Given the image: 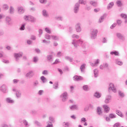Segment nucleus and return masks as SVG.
Wrapping results in <instances>:
<instances>
[{
  "label": "nucleus",
  "instance_id": "obj_1",
  "mask_svg": "<svg viewBox=\"0 0 127 127\" xmlns=\"http://www.w3.org/2000/svg\"><path fill=\"white\" fill-rule=\"evenodd\" d=\"M98 35V30L93 29L90 34V37L91 39H96L97 38V35Z\"/></svg>",
  "mask_w": 127,
  "mask_h": 127
},
{
  "label": "nucleus",
  "instance_id": "obj_2",
  "mask_svg": "<svg viewBox=\"0 0 127 127\" xmlns=\"http://www.w3.org/2000/svg\"><path fill=\"white\" fill-rule=\"evenodd\" d=\"M81 25L80 23H77L75 25V29L76 32H81L82 31Z\"/></svg>",
  "mask_w": 127,
  "mask_h": 127
},
{
  "label": "nucleus",
  "instance_id": "obj_3",
  "mask_svg": "<svg viewBox=\"0 0 127 127\" xmlns=\"http://www.w3.org/2000/svg\"><path fill=\"white\" fill-rule=\"evenodd\" d=\"M23 53L22 52H20L19 53L14 54V57L15 58L16 61H18L20 57H22Z\"/></svg>",
  "mask_w": 127,
  "mask_h": 127
},
{
  "label": "nucleus",
  "instance_id": "obj_4",
  "mask_svg": "<svg viewBox=\"0 0 127 127\" xmlns=\"http://www.w3.org/2000/svg\"><path fill=\"white\" fill-rule=\"evenodd\" d=\"M110 87H109L108 91L111 92V90H112V92L116 93L117 92V89L115 88V85L113 83H111L109 85Z\"/></svg>",
  "mask_w": 127,
  "mask_h": 127
},
{
  "label": "nucleus",
  "instance_id": "obj_5",
  "mask_svg": "<svg viewBox=\"0 0 127 127\" xmlns=\"http://www.w3.org/2000/svg\"><path fill=\"white\" fill-rule=\"evenodd\" d=\"M116 36L117 38H118L119 39H120L123 41H125L126 40V38L121 33H116Z\"/></svg>",
  "mask_w": 127,
  "mask_h": 127
},
{
  "label": "nucleus",
  "instance_id": "obj_6",
  "mask_svg": "<svg viewBox=\"0 0 127 127\" xmlns=\"http://www.w3.org/2000/svg\"><path fill=\"white\" fill-rule=\"evenodd\" d=\"M61 97L62 98L63 102H65L66 100L68 99V94L67 92H64L61 95Z\"/></svg>",
  "mask_w": 127,
  "mask_h": 127
},
{
  "label": "nucleus",
  "instance_id": "obj_7",
  "mask_svg": "<svg viewBox=\"0 0 127 127\" xmlns=\"http://www.w3.org/2000/svg\"><path fill=\"white\" fill-rule=\"evenodd\" d=\"M80 7V4L79 3H76L74 5L73 8V11L74 13H78L79 11V8Z\"/></svg>",
  "mask_w": 127,
  "mask_h": 127
},
{
  "label": "nucleus",
  "instance_id": "obj_8",
  "mask_svg": "<svg viewBox=\"0 0 127 127\" xmlns=\"http://www.w3.org/2000/svg\"><path fill=\"white\" fill-rule=\"evenodd\" d=\"M25 76L26 77H27V78H32V77L34 76V71L30 70L26 74Z\"/></svg>",
  "mask_w": 127,
  "mask_h": 127
},
{
  "label": "nucleus",
  "instance_id": "obj_9",
  "mask_svg": "<svg viewBox=\"0 0 127 127\" xmlns=\"http://www.w3.org/2000/svg\"><path fill=\"white\" fill-rule=\"evenodd\" d=\"M73 80L74 81H83L84 78L81 76L75 75L73 76Z\"/></svg>",
  "mask_w": 127,
  "mask_h": 127
},
{
  "label": "nucleus",
  "instance_id": "obj_10",
  "mask_svg": "<svg viewBox=\"0 0 127 127\" xmlns=\"http://www.w3.org/2000/svg\"><path fill=\"white\" fill-rule=\"evenodd\" d=\"M72 44L73 45L75 48H77L79 46V40H77L76 39L72 40Z\"/></svg>",
  "mask_w": 127,
  "mask_h": 127
},
{
  "label": "nucleus",
  "instance_id": "obj_11",
  "mask_svg": "<svg viewBox=\"0 0 127 127\" xmlns=\"http://www.w3.org/2000/svg\"><path fill=\"white\" fill-rule=\"evenodd\" d=\"M47 61L48 62H50L51 63H52V62H53V55H48L47 56Z\"/></svg>",
  "mask_w": 127,
  "mask_h": 127
},
{
  "label": "nucleus",
  "instance_id": "obj_12",
  "mask_svg": "<svg viewBox=\"0 0 127 127\" xmlns=\"http://www.w3.org/2000/svg\"><path fill=\"white\" fill-rule=\"evenodd\" d=\"M103 108L104 110V112L107 113H109V112H110V110H111V109L107 105H103Z\"/></svg>",
  "mask_w": 127,
  "mask_h": 127
},
{
  "label": "nucleus",
  "instance_id": "obj_13",
  "mask_svg": "<svg viewBox=\"0 0 127 127\" xmlns=\"http://www.w3.org/2000/svg\"><path fill=\"white\" fill-rule=\"evenodd\" d=\"M111 98L112 96L111 95H107L104 101L105 104H109V103L111 102L110 101Z\"/></svg>",
  "mask_w": 127,
  "mask_h": 127
},
{
  "label": "nucleus",
  "instance_id": "obj_14",
  "mask_svg": "<svg viewBox=\"0 0 127 127\" xmlns=\"http://www.w3.org/2000/svg\"><path fill=\"white\" fill-rule=\"evenodd\" d=\"M0 91L2 92L4 94L6 93V86L5 85H2L0 88Z\"/></svg>",
  "mask_w": 127,
  "mask_h": 127
},
{
  "label": "nucleus",
  "instance_id": "obj_15",
  "mask_svg": "<svg viewBox=\"0 0 127 127\" xmlns=\"http://www.w3.org/2000/svg\"><path fill=\"white\" fill-rule=\"evenodd\" d=\"M115 62L117 65H119V66H122L124 63L123 62L121 61V60L120 59H116L115 60Z\"/></svg>",
  "mask_w": 127,
  "mask_h": 127
},
{
  "label": "nucleus",
  "instance_id": "obj_16",
  "mask_svg": "<svg viewBox=\"0 0 127 127\" xmlns=\"http://www.w3.org/2000/svg\"><path fill=\"white\" fill-rule=\"evenodd\" d=\"M42 13L44 17H48L49 16V14H48V12L46 9L43 10Z\"/></svg>",
  "mask_w": 127,
  "mask_h": 127
},
{
  "label": "nucleus",
  "instance_id": "obj_17",
  "mask_svg": "<svg viewBox=\"0 0 127 127\" xmlns=\"http://www.w3.org/2000/svg\"><path fill=\"white\" fill-rule=\"evenodd\" d=\"M6 23L7 25H11V19L9 17H6Z\"/></svg>",
  "mask_w": 127,
  "mask_h": 127
},
{
  "label": "nucleus",
  "instance_id": "obj_18",
  "mask_svg": "<svg viewBox=\"0 0 127 127\" xmlns=\"http://www.w3.org/2000/svg\"><path fill=\"white\" fill-rule=\"evenodd\" d=\"M108 67H109V64L108 63L103 64V65H101L100 66V68L101 69V70H103L104 68H108Z\"/></svg>",
  "mask_w": 127,
  "mask_h": 127
},
{
  "label": "nucleus",
  "instance_id": "obj_19",
  "mask_svg": "<svg viewBox=\"0 0 127 127\" xmlns=\"http://www.w3.org/2000/svg\"><path fill=\"white\" fill-rule=\"evenodd\" d=\"M89 3L94 7H97L98 6V3L95 1L91 0L90 1Z\"/></svg>",
  "mask_w": 127,
  "mask_h": 127
},
{
  "label": "nucleus",
  "instance_id": "obj_20",
  "mask_svg": "<svg viewBox=\"0 0 127 127\" xmlns=\"http://www.w3.org/2000/svg\"><path fill=\"white\" fill-rule=\"evenodd\" d=\"M70 109L72 111H74L75 110L77 111V110H79V107H78V106L76 105H73L70 107Z\"/></svg>",
  "mask_w": 127,
  "mask_h": 127
},
{
  "label": "nucleus",
  "instance_id": "obj_21",
  "mask_svg": "<svg viewBox=\"0 0 127 127\" xmlns=\"http://www.w3.org/2000/svg\"><path fill=\"white\" fill-rule=\"evenodd\" d=\"M18 11L20 14H21L24 12V9H23V7H18Z\"/></svg>",
  "mask_w": 127,
  "mask_h": 127
},
{
  "label": "nucleus",
  "instance_id": "obj_22",
  "mask_svg": "<svg viewBox=\"0 0 127 127\" xmlns=\"http://www.w3.org/2000/svg\"><path fill=\"white\" fill-rule=\"evenodd\" d=\"M85 64H83L80 66V69L82 73H84V72H85V69L86 68V66H85Z\"/></svg>",
  "mask_w": 127,
  "mask_h": 127
},
{
  "label": "nucleus",
  "instance_id": "obj_23",
  "mask_svg": "<svg viewBox=\"0 0 127 127\" xmlns=\"http://www.w3.org/2000/svg\"><path fill=\"white\" fill-rule=\"evenodd\" d=\"M16 96L17 98H21V91L20 90H17L16 91Z\"/></svg>",
  "mask_w": 127,
  "mask_h": 127
},
{
  "label": "nucleus",
  "instance_id": "obj_24",
  "mask_svg": "<svg viewBox=\"0 0 127 127\" xmlns=\"http://www.w3.org/2000/svg\"><path fill=\"white\" fill-rule=\"evenodd\" d=\"M99 63H100V60L99 59H97L96 60L94 64H91L90 65L92 67H94V66H98V64H99Z\"/></svg>",
  "mask_w": 127,
  "mask_h": 127
},
{
  "label": "nucleus",
  "instance_id": "obj_25",
  "mask_svg": "<svg viewBox=\"0 0 127 127\" xmlns=\"http://www.w3.org/2000/svg\"><path fill=\"white\" fill-rule=\"evenodd\" d=\"M6 101L7 103H8V104H13V103H14V101L10 98H7L6 99Z\"/></svg>",
  "mask_w": 127,
  "mask_h": 127
},
{
  "label": "nucleus",
  "instance_id": "obj_26",
  "mask_svg": "<svg viewBox=\"0 0 127 127\" xmlns=\"http://www.w3.org/2000/svg\"><path fill=\"white\" fill-rule=\"evenodd\" d=\"M111 55H115V56H119V55L120 53L119 52L115 51H112L110 52Z\"/></svg>",
  "mask_w": 127,
  "mask_h": 127
},
{
  "label": "nucleus",
  "instance_id": "obj_27",
  "mask_svg": "<svg viewBox=\"0 0 127 127\" xmlns=\"http://www.w3.org/2000/svg\"><path fill=\"white\" fill-rule=\"evenodd\" d=\"M94 77L95 78H97L99 75V70L98 69H95L94 70Z\"/></svg>",
  "mask_w": 127,
  "mask_h": 127
},
{
  "label": "nucleus",
  "instance_id": "obj_28",
  "mask_svg": "<svg viewBox=\"0 0 127 127\" xmlns=\"http://www.w3.org/2000/svg\"><path fill=\"white\" fill-rule=\"evenodd\" d=\"M94 96L97 99H100V97H101V95L100 94V93L96 92L95 93Z\"/></svg>",
  "mask_w": 127,
  "mask_h": 127
},
{
  "label": "nucleus",
  "instance_id": "obj_29",
  "mask_svg": "<svg viewBox=\"0 0 127 127\" xmlns=\"http://www.w3.org/2000/svg\"><path fill=\"white\" fill-rule=\"evenodd\" d=\"M116 4L119 7H121V6H123V3H122V1H121L120 0H118L116 1Z\"/></svg>",
  "mask_w": 127,
  "mask_h": 127
},
{
  "label": "nucleus",
  "instance_id": "obj_30",
  "mask_svg": "<svg viewBox=\"0 0 127 127\" xmlns=\"http://www.w3.org/2000/svg\"><path fill=\"white\" fill-rule=\"evenodd\" d=\"M82 88L84 91H85V92H88V91H89L90 89L89 88V86L87 85H84Z\"/></svg>",
  "mask_w": 127,
  "mask_h": 127
},
{
  "label": "nucleus",
  "instance_id": "obj_31",
  "mask_svg": "<svg viewBox=\"0 0 127 127\" xmlns=\"http://www.w3.org/2000/svg\"><path fill=\"white\" fill-rule=\"evenodd\" d=\"M9 13H10V14H13V13H14V8L12 6H10Z\"/></svg>",
  "mask_w": 127,
  "mask_h": 127
},
{
  "label": "nucleus",
  "instance_id": "obj_32",
  "mask_svg": "<svg viewBox=\"0 0 127 127\" xmlns=\"http://www.w3.org/2000/svg\"><path fill=\"white\" fill-rule=\"evenodd\" d=\"M40 79L44 83H46V82H47V78L45 77L44 76H42Z\"/></svg>",
  "mask_w": 127,
  "mask_h": 127
},
{
  "label": "nucleus",
  "instance_id": "obj_33",
  "mask_svg": "<svg viewBox=\"0 0 127 127\" xmlns=\"http://www.w3.org/2000/svg\"><path fill=\"white\" fill-rule=\"evenodd\" d=\"M30 19L31 22H36V18L32 16H30Z\"/></svg>",
  "mask_w": 127,
  "mask_h": 127
},
{
  "label": "nucleus",
  "instance_id": "obj_34",
  "mask_svg": "<svg viewBox=\"0 0 127 127\" xmlns=\"http://www.w3.org/2000/svg\"><path fill=\"white\" fill-rule=\"evenodd\" d=\"M116 113L117 115H118V116H119V117L123 118V113H122V112L119 110H116Z\"/></svg>",
  "mask_w": 127,
  "mask_h": 127
},
{
  "label": "nucleus",
  "instance_id": "obj_35",
  "mask_svg": "<svg viewBox=\"0 0 127 127\" xmlns=\"http://www.w3.org/2000/svg\"><path fill=\"white\" fill-rule=\"evenodd\" d=\"M23 123L24 124L25 127H29V125H28V122H27V121L23 120Z\"/></svg>",
  "mask_w": 127,
  "mask_h": 127
},
{
  "label": "nucleus",
  "instance_id": "obj_36",
  "mask_svg": "<svg viewBox=\"0 0 127 127\" xmlns=\"http://www.w3.org/2000/svg\"><path fill=\"white\" fill-rule=\"evenodd\" d=\"M97 113L99 116H101V114H102V109H101V108L97 107Z\"/></svg>",
  "mask_w": 127,
  "mask_h": 127
},
{
  "label": "nucleus",
  "instance_id": "obj_37",
  "mask_svg": "<svg viewBox=\"0 0 127 127\" xmlns=\"http://www.w3.org/2000/svg\"><path fill=\"white\" fill-rule=\"evenodd\" d=\"M104 19H105V15L101 16L99 20V23H102L103 21H104Z\"/></svg>",
  "mask_w": 127,
  "mask_h": 127
},
{
  "label": "nucleus",
  "instance_id": "obj_38",
  "mask_svg": "<svg viewBox=\"0 0 127 127\" xmlns=\"http://www.w3.org/2000/svg\"><path fill=\"white\" fill-rule=\"evenodd\" d=\"M64 58L66 60H68V61H69V62H72L73 61V58L70 57L65 56Z\"/></svg>",
  "mask_w": 127,
  "mask_h": 127
},
{
  "label": "nucleus",
  "instance_id": "obj_39",
  "mask_svg": "<svg viewBox=\"0 0 127 127\" xmlns=\"http://www.w3.org/2000/svg\"><path fill=\"white\" fill-rule=\"evenodd\" d=\"M35 125H36V126L37 127H42V124H41V123H40V122L37 121H35Z\"/></svg>",
  "mask_w": 127,
  "mask_h": 127
},
{
  "label": "nucleus",
  "instance_id": "obj_40",
  "mask_svg": "<svg viewBox=\"0 0 127 127\" xmlns=\"http://www.w3.org/2000/svg\"><path fill=\"white\" fill-rule=\"evenodd\" d=\"M8 5L7 4H4L3 5V9L4 10H7L8 9Z\"/></svg>",
  "mask_w": 127,
  "mask_h": 127
},
{
  "label": "nucleus",
  "instance_id": "obj_41",
  "mask_svg": "<svg viewBox=\"0 0 127 127\" xmlns=\"http://www.w3.org/2000/svg\"><path fill=\"white\" fill-rule=\"evenodd\" d=\"M45 38L48 39V40H50V39H51V36L48 34H46L45 36Z\"/></svg>",
  "mask_w": 127,
  "mask_h": 127
},
{
  "label": "nucleus",
  "instance_id": "obj_42",
  "mask_svg": "<svg viewBox=\"0 0 127 127\" xmlns=\"http://www.w3.org/2000/svg\"><path fill=\"white\" fill-rule=\"evenodd\" d=\"M71 37L72 38H75L76 39H79V38H80V36H79V35H76L75 34L72 35Z\"/></svg>",
  "mask_w": 127,
  "mask_h": 127
},
{
  "label": "nucleus",
  "instance_id": "obj_43",
  "mask_svg": "<svg viewBox=\"0 0 127 127\" xmlns=\"http://www.w3.org/2000/svg\"><path fill=\"white\" fill-rule=\"evenodd\" d=\"M113 6H114V2H111L108 5V7H107L108 9H110V8H112V7H113Z\"/></svg>",
  "mask_w": 127,
  "mask_h": 127
},
{
  "label": "nucleus",
  "instance_id": "obj_44",
  "mask_svg": "<svg viewBox=\"0 0 127 127\" xmlns=\"http://www.w3.org/2000/svg\"><path fill=\"white\" fill-rule=\"evenodd\" d=\"M78 3L80 4H86L87 3V1H84V0H79Z\"/></svg>",
  "mask_w": 127,
  "mask_h": 127
},
{
  "label": "nucleus",
  "instance_id": "obj_45",
  "mask_svg": "<svg viewBox=\"0 0 127 127\" xmlns=\"http://www.w3.org/2000/svg\"><path fill=\"white\" fill-rule=\"evenodd\" d=\"M52 39L53 40H59V37L57 36H51Z\"/></svg>",
  "mask_w": 127,
  "mask_h": 127
},
{
  "label": "nucleus",
  "instance_id": "obj_46",
  "mask_svg": "<svg viewBox=\"0 0 127 127\" xmlns=\"http://www.w3.org/2000/svg\"><path fill=\"white\" fill-rule=\"evenodd\" d=\"M109 117L110 118V119H116L117 117L114 114H110Z\"/></svg>",
  "mask_w": 127,
  "mask_h": 127
},
{
  "label": "nucleus",
  "instance_id": "obj_47",
  "mask_svg": "<svg viewBox=\"0 0 127 127\" xmlns=\"http://www.w3.org/2000/svg\"><path fill=\"white\" fill-rule=\"evenodd\" d=\"M56 19L62 21V20H63V17H62L61 16H58L56 17Z\"/></svg>",
  "mask_w": 127,
  "mask_h": 127
},
{
  "label": "nucleus",
  "instance_id": "obj_48",
  "mask_svg": "<svg viewBox=\"0 0 127 127\" xmlns=\"http://www.w3.org/2000/svg\"><path fill=\"white\" fill-rule=\"evenodd\" d=\"M58 82H56L53 85L54 89H57L58 88Z\"/></svg>",
  "mask_w": 127,
  "mask_h": 127
},
{
  "label": "nucleus",
  "instance_id": "obj_49",
  "mask_svg": "<svg viewBox=\"0 0 127 127\" xmlns=\"http://www.w3.org/2000/svg\"><path fill=\"white\" fill-rule=\"evenodd\" d=\"M25 29V24H22L20 27V30H24Z\"/></svg>",
  "mask_w": 127,
  "mask_h": 127
},
{
  "label": "nucleus",
  "instance_id": "obj_50",
  "mask_svg": "<svg viewBox=\"0 0 127 127\" xmlns=\"http://www.w3.org/2000/svg\"><path fill=\"white\" fill-rule=\"evenodd\" d=\"M42 73L43 75H48V74H49V73L48 72V70H43Z\"/></svg>",
  "mask_w": 127,
  "mask_h": 127
},
{
  "label": "nucleus",
  "instance_id": "obj_51",
  "mask_svg": "<svg viewBox=\"0 0 127 127\" xmlns=\"http://www.w3.org/2000/svg\"><path fill=\"white\" fill-rule=\"evenodd\" d=\"M51 42L50 41H47L46 40H43V43H46V44H50Z\"/></svg>",
  "mask_w": 127,
  "mask_h": 127
},
{
  "label": "nucleus",
  "instance_id": "obj_52",
  "mask_svg": "<svg viewBox=\"0 0 127 127\" xmlns=\"http://www.w3.org/2000/svg\"><path fill=\"white\" fill-rule=\"evenodd\" d=\"M119 95L120 96V97H122V98H124V97H125V94L121 91H119Z\"/></svg>",
  "mask_w": 127,
  "mask_h": 127
},
{
  "label": "nucleus",
  "instance_id": "obj_53",
  "mask_svg": "<svg viewBox=\"0 0 127 127\" xmlns=\"http://www.w3.org/2000/svg\"><path fill=\"white\" fill-rule=\"evenodd\" d=\"M121 17L122 18H124V19L127 17V15L126 14L122 13L121 14Z\"/></svg>",
  "mask_w": 127,
  "mask_h": 127
},
{
  "label": "nucleus",
  "instance_id": "obj_54",
  "mask_svg": "<svg viewBox=\"0 0 127 127\" xmlns=\"http://www.w3.org/2000/svg\"><path fill=\"white\" fill-rule=\"evenodd\" d=\"M50 121L51 122V123H55V120L54 119V118L52 117H50Z\"/></svg>",
  "mask_w": 127,
  "mask_h": 127
},
{
  "label": "nucleus",
  "instance_id": "obj_55",
  "mask_svg": "<svg viewBox=\"0 0 127 127\" xmlns=\"http://www.w3.org/2000/svg\"><path fill=\"white\" fill-rule=\"evenodd\" d=\"M38 62V58H37V57H34L33 58V62H34V63H37V62Z\"/></svg>",
  "mask_w": 127,
  "mask_h": 127
},
{
  "label": "nucleus",
  "instance_id": "obj_56",
  "mask_svg": "<svg viewBox=\"0 0 127 127\" xmlns=\"http://www.w3.org/2000/svg\"><path fill=\"white\" fill-rule=\"evenodd\" d=\"M78 43L80 44L81 46L83 44L84 41L81 39L78 40Z\"/></svg>",
  "mask_w": 127,
  "mask_h": 127
},
{
  "label": "nucleus",
  "instance_id": "obj_57",
  "mask_svg": "<svg viewBox=\"0 0 127 127\" xmlns=\"http://www.w3.org/2000/svg\"><path fill=\"white\" fill-rule=\"evenodd\" d=\"M116 26H117V23H114L113 24H112L111 26L110 27L111 29H114V28H115V27H116Z\"/></svg>",
  "mask_w": 127,
  "mask_h": 127
},
{
  "label": "nucleus",
  "instance_id": "obj_58",
  "mask_svg": "<svg viewBox=\"0 0 127 127\" xmlns=\"http://www.w3.org/2000/svg\"><path fill=\"white\" fill-rule=\"evenodd\" d=\"M39 37H41V35L42 34V33H43V31L42 30V29H40L39 30Z\"/></svg>",
  "mask_w": 127,
  "mask_h": 127
},
{
  "label": "nucleus",
  "instance_id": "obj_59",
  "mask_svg": "<svg viewBox=\"0 0 127 127\" xmlns=\"http://www.w3.org/2000/svg\"><path fill=\"white\" fill-rule=\"evenodd\" d=\"M40 2H41V3H43L44 4H45V3L47 2V0H40Z\"/></svg>",
  "mask_w": 127,
  "mask_h": 127
},
{
  "label": "nucleus",
  "instance_id": "obj_60",
  "mask_svg": "<svg viewBox=\"0 0 127 127\" xmlns=\"http://www.w3.org/2000/svg\"><path fill=\"white\" fill-rule=\"evenodd\" d=\"M117 22L118 25H121L123 23V21L121 20H117Z\"/></svg>",
  "mask_w": 127,
  "mask_h": 127
},
{
  "label": "nucleus",
  "instance_id": "obj_61",
  "mask_svg": "<svg viewBox=\"0 0 127 127\" xmlns=\"http://www.w3.org/2000/svg\"><path fill=\"white\" fill-rule=\"evenodd\" d=\"M45 30L46 32H47V33H49V34L51 33V31L48 28H46Z\"/></svg>",
  "mask_w": 127,
  "mask_h": 127
},
{
  "label": "nucleus",
  "instance_id": "obj_62",
  "mask_svg": "<svg viewBox=\"0 0 127 127\" xmlns=\"http://www.w3.org/2000/svg\"><path fill=\"white\" fill-rule=\"evenodd\" d=\"M19 82V80L18 79H14L13 80V84H17Z\"/></svg>",
  "mask_w": 127,
  "mask_h": 127
},
{
  "label": "nucleus",
  "instance_id": "obj_63",
  "mask_svg": "<svg viewBox=\"0 0 127 127\" xmlns=\"http://www.w3.org/2000/svg\"><path fill=\"white\" fill-rule=\"evenodd\" d=\"M121 126V123H117L114 125V127H119Z\"/></svg>",
  "mask_w": 127,
  "mask_h": 127
},
{
  "label": "nucleus",
  "instance_id": "obj_64",
  "mask_svg": "<svg viewBox=\"0 0 127 127\" xmlns=\"http://www.w3.org/2000/svg\"><path fill=\"white\" fill-rule=\"evenodd\" d=\"M30 16H24V19L25 20H28L29 19H30Z\"/></svg>",
  "mask_w": 127,
  "mask_h": 127
}]
</instances>
